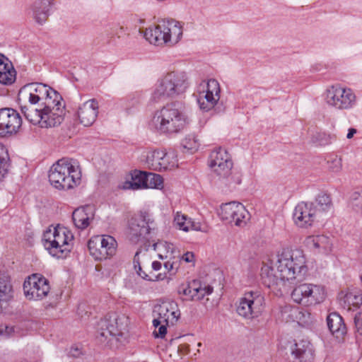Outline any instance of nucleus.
<instances>
[{
  "instance_id": "37",
  "label": "nucleus",
  "mask_w": 362,
  "mask_h": 362,
  "mask_svg": "<svg viewBox=\"0 0 362 362\" xmlns=\"http://www.w3.org/2000/svg\"><path fill=\"white\" fill-rule=\"evenodd\" d=\"M344 302L349 305L358 307L362 304V293L359 290L348 291L344 296Z\"/></svg>"
},
{
  "instance_id": "40",
  "label": "nucleus",
  "mask_w": 362,
  "mask_h": 362,
  "mask_svg": "<svg viewBox=\"0 0 362 362\" xmlns=\"http://www.w3.org/2000/svg\"><path fill=\"white\" fill-rule=\"evenodd\" d=\"M298 313L296 315V319H295V322H296L298 325L305 326L311 323V316L309 312L304 309L298 308Z\"/></svg>"
},
{
  "instance_id": "26",
  "label": "nucleus",
  "mask_w": 362,
  "mask_h": 362,
  "mask_svg": "<svg viewBox=\"0 0 362 362\" xmlns=\"http://www.w3.org/2000/svg\"><path fill=\"white\" fill-rule=\"evenodd\" d=\"M173 225L175 227L180 230L185 232L189 230L202 231L206 233L207 227L199 222L192 221L187 215L181 212H177L174 216Z\"/></svg>"
},
{
  "instance_id": "36",
  "label": "nucleus",
  "mask_w": 362,
  "mask_h": 362,
  "mask_svg": "<svg viewBox=\"0 0 362 362\" xmlns=\"http://www.w3.org/2000/svg\"><path fill=\"white\" fill-rule=\"evenodd\" d=\"M145 188L160 189L163 186V180L158 174L145 172Z\"/></svg>"
},
{
  "instance_id": "49",
  "label": "nucleus",
  "mask_w": 362,
  "mask_h": 362,
  "mask_svg": "<svg viewBox=\"0 0 362 362\" xmlns=\"http://www.w3.org/2000/svg\"><path fill=\"white\" fill-rule=\"evenodd\" d=\"M164 267L168 272H171L174 268V262H171V259H169L164 263Z\"/></svg>"
},
{
  "instance_id": "42",
  "label": "nucleus",
  "mask_w": 362,
  "mask_h": 362,
  "mask_svg": "<svg viewBox=\"0 0 362 362\" xmlns=\"http://www.w3.org/2000/svg\"><path fill=\"white\" fill-rule=\"evenodd\" d=\"M327 165L329 171L334 173H338L341 170L342 168L341 158L337 156H334L327 161Z\"/></svg>"
},
{
  "instance_id": "12",
  "label": "nucleus",
  "mask_w": 362,
  "mask_h": 362,
  "mask_svg": "<svg viewBox=\"0 0 362 362\" xmlns=\"http://www.w3.org/2000/svg\"><path fill=\"white\" fill-rule=\"evenodd\" d=\"M264 297L258 291L246 292L237 305V313L245 318L253 319L259 317L264 310Z\"/></svg>"
},
{
  "instance_id": "51",
  "label": "nucleus",
  "mask_w": 362,
  "mask_h": 362,
  "mask_svg": "<svg viewBox=\"0 0 362 362\" xmlns=\"http://www.w3.org/2000/svg\"><path fill=\"white\" fill-rule=\"evenodd\" d=\"M152 268L155 271H158L160 269L162 264L160 262L154 261L152 262Z\"/></svg>"
},
{
  "instance_id": "3",
  "label": "nucleus",
  "mask_w": 362,
  "mask_h": 362,
  "mask_svg": "<svg viewBox=\"0 0 362 362\" xmlns=\"http://www.w3.org/2000/svg\"><path fill=\"white\" fill-rule=\"evenodd\" d=\"M189 122V117L182 105L170 103L156 110L148 125L159 134H173L182 131Z\"/></svg>"
},
{
  "instance_id": "52",
  "label": "nucleus",
  "mask_w": 362,
  "mask_h": 362,
  "mask_svg": "<svg viewBox=\"0 0 362 362\" xmlns=\"http://www.w3.org/2000/svg\"><path fill=\"white\" fill-rule=\"evenodd\" d=\"M202 343H201V342H199V343L197 344V346H199V347L202 346Z\"/></svg>"
},
{
  "instance_id": "46",
  "label": "nucleus",
  "mask_w": 362,
  "mask_h": 362,
  "mask_svg": "<svg viewBox=\"0 0 362 362\" xmlns=\"http://www.w3.org/2000/svg\"><path fill=\"white\" fill-rule=\"evenodd\" d=\"M295 349L292 351V353L296 355L297 358H302L303 355L305 354V350L303 349L300 347V344H295Z\"/></svg>"
},
{
  "instance_id": "9",
  "label": "nucleus",
  "mask_w": 362,
  "mask_h": 362,
  "mask_svg": "<svg viewBox=\"0 0 362 362\" xmlns=\"http://www.w3.org/2000/svg\"><path fill=\"white\" fill-rule=\"evenodd\" d=\"M209 165L212 172L220 180L223 181L226 185L230 186L235 182L232 176L233 163L230 155L225 148L219 147L211 152Z\"/></svg>"
},
{
  "instance_id": "45",
  "label": "nucleus",
  "mask_w": 362,
  "mask_h": 362,
  "mask_svg": "<svg viewBox=\"0 0 362 362\" xmlns=\"http://www.w3.org/2000/svg\"><path fill=\"white\" fill-rule=\"evenodd\" d=\"M354 323L357 332L362 335V311L356 314Z\"/></svg>"
},
{
  "instance_id": "33",
  "label": "nucleus",
  "mask_w": 362,
  "mask_h": 362,
  "mask_svg": "<svg viewBox=\"0 0 362 362\" xmlns=\"http://www.w3.org/2000/svg\"><path fill=\"white\" fill-rule=\"evenodd\" d=\"M154 250L158 252V255L160 259H172L175 257V253L176 248L171 243L165 241H159L153 244Z\"/></svg>"
},
{
  "instance_id": "5",
  "label": "nucleus",
  "mask_w": 362,
  "mask_h": 362,
  "mask_svg": "<svg viewBox=\"0 0 362 362\" xmlns=\"http://www.w3.org/2000/svg\"><path fill=\"white\" fill-rule=\"evenodd\" d=\"M188 86L186 73L179 71L168 72L157 81L152 93V100L162 102L175 98L185 93Z\"/></svg>"
},
{
  "instance_id": "10",
  "label": "nucleus",
  "mask_w": 362,
  "mask_h": 362,
  "mask_svg": "<svg viewBox=\"0 0 362 362\" xmlns=\"http://www.w3.org/2000/svg\"><path fill=\"white\" fill-rule=\"evenodd\" d=\"M197 92L199 106L205 112L213 109L220 100L221 87L216 79L203 80L198 85Z\"/></svg>"
},
{
  "instance_id": "11",
  "label": "nucleus",
  "mask_w": 362,
  "mask_h": 362,
  "mask_svg": "<svg viewBox=\"0 0 362 362\" xmlns=\"http://www.w3.org/2000/svg\"><path fill=\"white\" fill-rule=\"evenodd\" d=\"M324 286L314 284H302L296 286L291 293L294 302L303 305L320 303L326 298Z\"/></svg>"
},
{
  "instance_id": "4",
  "label": "nucleus",
  "mask_w": 362,
  "mask_h": 362,
  "mask_svg": "<svg viewBox=\"0 0 362 362\" xmlns=\"http://www.w3.org/2000/svg\"><path fill=\"white\" fill-rule=\"evenodd\" d=\"M48 177L51 185L54 188L68 190L80 184L81 174L75 160L63 158L52 165Z\"/></svg>"
},
{
  "instance_id": "41",
  "label": "nucleus",
  "mask_w": 362,
  "mask_h": 362,
  "mask_svg": "<svg viewBox=\"0 0 362 362\" xmlns=\"http://www.w3.org/2000/svg\"><path fill=\"white\" fill-rule=\"evenodd\" d=\"M351 206L356 212L362 214V191L351 194Z\"/></svg>"
},
{
  "instance_id": "19",
  "label": "nucleus",
  "mask_w": 362,
  "mask_h": 362,
  "mask_svg": "<svg viewBox=\"0 0 362 362\" xmlns=\"http://www.w3.org/2000/svg\"><path fill=\"white\" fill-rule=\"evenodd\" d=\"M22 124L18 112L12 108L0 109V136L16 134Z\"/></svg>"
},
{
  "instance_id": "18",
  "label": "nucleus",
  "mask_w": 362,
  "mask_h": 362,
  "mask_svg": "<svg viewBox=\"0 0 362 362\" xmlns=\"http://www.w3.org/2000/svg\"><path fill=\"white\" fill-rule=\"evenodd\" d=\"M318 217L317 206L313 202H301L293 211V218L295 224L303 228L312 226Z\"/></svg>"
},
{
  "instance_id": "34",
  "label": "nucleus",
  "mask_w": 362,
  "mask_h": 362,
  "mask_svg": "<svg viewBox=\"0 0 362 362\" xmlns=\"http://www.w3.org/2000/svg\"><path fill=\"white\" fill-rule=\"evenodd\" d=\"M313 203L317 206L318 216L320 213L329 211L332 208V199L325 192L319 193Z\"/></svg>"
},
{
  "instance_id": "43",
  "label": "nucleus",
  "mask_w": 362,
  "mask_h": 362,
  "mask_svg": "<svg viewBox=\"0 0 362 362\" xmlns=\"http://www.w3.org/2000/svg\"><path fill=\"white\" fill-rule=\"evenodd\" d=\"M169 325H165V323H160L157 327H155V329L153 331V335L156 338H163L167 333V326Z\"/></svg>"
},
{
  "instance_id": "35",
  "label": "nucleus",
  "mask_w": 362,
  "mask_h": 362,
  "mask_svg": "<svg viewBox=\"0 0 362 362\" xmlns=\"http://www.w3.org/2000/svg\"><path fill=\"white\" fill-rule=\"evenodd\" d=\"M10 158L6 148L0 144V181H1L8 172Z\"/></svg>"
},
{
  "instance_id": "24",
  "label": "nucleus",
  "mask_w": 362,
  "mask_h": 362,
  "mask_svg": "<svg viewBox=\"0 0 362 362\" xmlns=\"http://www.w3.org/2000/svg\"><path fill=\"white\" fill-rule=\"evenodd\" d=\"M151 229H154L153 220L148 214L141 213L139 220L131 223L129 235L132 236V239L134 237H145L150 233Z\"/></svg>"
},
{
  "instance_id": "15",
  "label": "nucleus",
  "mask_w": 362,
  "mask_h": 362,
  "mask_svg": "<svg viewBox=\"0 0 362 362\" xmlns=\"http://www.w3.org/2000/svg\"><path fill=\"white\" fill-rule=\"evenodd\" d=\"M221 218L235 226L243 227L250 220V214L240 202H231L221 206Z\"/></svg>"
},
{
  "instance_id": "6",
  "label": "nucleus",
  "mask_w": 362,
  "mask_h": 362,
  "mask_svg": "<svg viewBox=\"0 0 362 362\" xmlns=\"http://www.w3.org/2000/svg\"><path fill=\"white\" fill-rule=\"evenodd\" d=\"M74 235L64 226L49 227L43 234L42 242L45 248L53 257L64 258L71 252Z\"/></svg>"
},
{
  "instance_id": "32",
  "label": "nucleus",
  "mask_w": 362,
  "mask_h": 362,
  "mask_svg": "<svg viewBox=\"0 0 362 362\" xmlns=\"http://www.w3.org/2000/svg\"><path fill=\"white\" fill-rule=\"evenodd\" d=\"M145 172L135 170L130 179L125 180L122 185L124 189H139L145 188Z\"/></svg>"
},
{
  "instance_id": "31",
  "label": "nucleus",
  "mask_w": 362,
  "mask_h": 362,
  "mask_svg": "<svg viewBox=\"0 0 362 362\" xmlns=\"http://www.w3.org/2000/svg\"><path fill=\"white\" fill-rule=\"evenodd\" d=\"M13 297V288L10 277L0 275V310L3 305L12 300Z\"/></svg>"
},
{
  "instance_id": "23",
  "label": "nucleus",
  "mask_w": 362,
  "mask_h": 362,
  "mask_svg": "<svg viewBox=\"0 0 362 362\" xmlns=\"http://www.w3.org/2000/svg\"><path fill=\"white\" fill-rule=\"evenodd\" d=\"M304 245L314 253L323 255L329 254L332 248L330 239L324 235H309L305 239Z\"/></svg>"
},
{
  "instance_id": "17",
  "label": "nucleus",
  "mask_w": 362,
  "mask_h": 362,
  "mask_svg": "<svg viewBox=\"0 0 362 362\" xmlns=\"http://www.w3.org/2000/svg\"><path fill=\"white\" fill-rule=\"evenodd\" d=\"M153 313L156 317L153 320L154 327H157L160 323L173 325L180 316L178 305L173 300L164 301L156 305Z\"/></svg>"
},
{
  "instance_id": "14",
  "label": "nucleus",
  "mask_w": 362,
  "mask_h": 362,
  "mask_svg": "<svg viewBox=\"0 0 362 362\" xmlns=\"http://www.w3.org/2000/svg\"><path fill=\"white\" fill-rule=\"evenodd\" d=\"M23 291L28 300H39L45 298L50 291L48 280L38 274H33L24 281Z\"/></svg>"
},
{
  "instance_id": "48",
  "label": "nucleus",
  "mask_w": 362,
  "mask_h": 362,
  "mask_svg": "<svg viewBox=\"0 0 362 362\" xmlns=\"http://www.w3.org/2000/svg\"><path fill=\"white\" fill-rule=\"evenodd\" d=\"M320 136H323L324 141H321V144L326 145L332 143V137L331 135H327L325 134H321Z\"/></svg>"
},
{
  "instance_id": "25",
  "label": "nucleus",
  "mask_w": 362,
  "mask_h": 362,
  "mask_svg": "<svg viewBox=\"0 0 362 362\" xmlns=\"http://www.w3.org/2000/svg\"><path fill=\"white\" fill-rule=\"evenodd\" d=\"M51 0H36L28 8V14L35 22L43 25L47 20L52 8Z\"/></svg>"
},
{
  "instance_id": "53",
  "label": "nucleus",
  "mask_w": 362,
  "mask_h": 362,
  "mask_svg": "<svg viewBox=\"0 0 362 362\" xmlns=\"http://www.w3.org/2000/svg\"><path fill=\"white\" fill-rule=\"evenodd\" d=\"M3 334V330L0 329V335Z\"/></svg>"
},
{
  "instance_id": "2",
  "label": "nucleus",
  "mask_w": 362,
  "mask_h": 362,
  "mask_svg": "<svg viewBox=\"0 0 362 362\" xmlns=\"http://www.w3.org/2000/svg\"><path fill=\"white\" fill-rule=\"evenodd\" d=\"M306 262L301 249L284 247L263 264L260 273L262 284L274 294L281 295L304 278L308 272Z\"/></svg>"
},
{
  "instance_id": "28",
  "label": "nucleus",
  "mask_w": 362,
  "mask_h": 362,
  "mask_svg": "<svg viewBox=\"0 0 362 362\" xmlns=\"http://www.w3.org/2000/svg\"><path fill=\"white\" fill-rule=\"evenodd\" d=\"M327 324L329 331L337 339H343L346 334V325L339 314L330 313L327 317Z\"/></svg>"
},
{
  "instance_id": "47",
  "label": "nucleus",
  "mask_w": 362,
  "mask_h": 362,
  "mask_svg": "<svg viewBox=\"0 0 362 362\" xmlns=\"http://www.w3.org/2000/svg\"><path fill=\"white\" fill-rule=\"evenodd\" d=\"M181 259L186 262H193L194 261V253L191 252H187L182 256Z\"/></svg>"
},
{
  "instance_id": "22",
  "label": "nucleus",
  "mask_w": 362,
  "mask_h": 362,
  "mask_svg": "<svg viewBox=\"0 0 362 362\" xmlns=\"http://www.w3.org/2000/svg\"><path fill=\"white\" fill-rule=\"evenodd\" d=\"M99 105L95 99H90L78 107L77 115L80 122L85 127L91 126L98 117Z\"/></svg>"
},
{
  "instance_id": "38",
  "label": "nucleus",
  "mask_w": 362,
  "mask_h": 362,
  "mask_svg": "<svg viewBox=\"0 0 362 362\" xmlns=\"http://www.w3.org/2000/svg\"><path fill=\"white\" fill-rule=\"evenodd\" d=\"M298 307L286 305L281 310V318L286 322H295L298 314Z\"/></svg>"
},
{
  "instance_id": "13",
  "label": "nucleus",
  "mask_w": 362,
  "mask_h": 362,
  "mask_svg": "<svg viewBox=\"0 0 362 362\" xmlns=\"http://www.w3.org/2000/svg\"><path fill=\"white\" fill-rule=\"evenodd\" d=\"M117 247L116 240L109 235H95L88 243L90 254L96 260L112 257L116 253Z\"/></svg>"
},
{
  "instance_id": "44",
  "label": "nucleus",
  "mask_w": 362,
  "mask_h": 362,
  "mask_svg": "<svg viewBox=\"0 0 362 362\" xmlns=\"http://www.w3.org/2000/svg\"><path fill=\"white\" fill-rule=\"evenodd\" d=\"M100 330L98 332V334L99 335L101 332L110 331V329H115V324L112 320L107 322L106 320L100 321Z\"/></svg>"
},
{
  "instance_id": "8",
  "label": "nucleus",
  "mask_w": 362,
  "mask_h": 362,
  "mask_svg": "<svg viewBox=\"0 0 362 362\" xmlns=\"http://www.w3.org/2000/svg\"><path fill=\"white\" fill-rule=\"evenodd\" d=\"M326 104L339 110H349L356 105V96L349 87L340 83L329 86L324 93Z\"/></svg>"
},
{
  "instance_id": "50",
  "label": "nucleus",
  "mask_w": 362,
  "mask_h": 362,
  "mask_svg": "<svg viewBox=\"0 0 362 362\" xmlns=\"http://www.w3.org/2000/svg\"><path fill=\"white\" fill-rule=\"evenodd\" d=\"M357 133V129L355 128H349L346 134V138L351 139Z\"/></svg>"
},
{
  "instance_id": "39",
  "label": "nucleus",
  "mask_w": 362,
  "mask_h": 362,
  "mask_svg": "<svg viewBox=\"0 0 362 362\" xmlns=\"http://www.w3.org/2000/svg\"><path fill=\"white\" fill-rule=\"evenodd\" d=\"M184 148L189 151L191 153L196 151L199 147V141L195 135H188L182 141Z\"/></svg>"
},
{
  "instance_id": "29",
  "label": "nucleus",
  "mask_w": 362,
  "mask_h": 362,
  "mask_svg": "<svg viewBox=\"0 0 362 362\" xmlns=\"http://www.w3.org/2000/svg\"><path fill=\"white\" fill-rule=\"evenodd\" d=\"M73 221L78 228L85 229L93 218V209L90 206L76 209L72 214Z\"/></svg>"
},
{
  "instance_id": "30",
  "label": "nucleus",
  "mask_w": 362,
  "mask_h": 362,
  "mask_svg": "<svg viewBox=\"0 0 362 362\" xmlns=\"http://www.w3.org/2000/svg\"><path fill=\"white\" fill-rule=\"evenodd\" d=\"M148 260V251L147 250H138L134 257V264L137 274L144 279L153 281L158 279V276H149L142 270L141 265L144 266Z\"/></svg>"
},
{
  "instance_id": "21",
  "label": "nucleus",
  "mask_w": 362,
  "mask_h": 362,
  "mask_svg": "<svg viewBox=\"0 0 362 362\" xmlns=\"http://www.w3.org/2000/svg\"><path fill=\"white\" fill-rule=\"evenodd\" d=\"M112 321L115 324V329L101 332L99 335H97L100 342L112 344V340H117V337L122 335L123 331L127 329L129 323V317L125 315H117Z\"/></svg>"
},
{
  "instance_id": "27",
  "label": "nucleus",
  "mask_w": 362,
  "mask_h": 362,
  "mask_svg": "<svg viewBox=\"0 0 362 362\" xmlns=\"http://www.w3.org/2000/svg\"><path fill=\"white\" fill-rule=\"evenodd\" d=\"M16 78V71L4 55L0 54V83L9 86Z\"/></svg>"
},
{
  "instance_id": "16",
  "label": "nucleus",
  "mask_w": 362,
  "mask_h": 362,
  "mask_svg": "<svg viewBox=\"0 0 362 362\" xmlns=\"http://www.w3.org/2000/svg\"><path fill=\"white\" fill-rule=\"evenodd\" d=\"M146 163L153 170H172L177 166V156L174 151L165 152L164 150H153L148 152Z\"/></svg>"
},
{
  "instance_id": "7",
  "label": "nucleus",
  "mask_w": 362,
  "mask_h": 362,
  "mask_svg": "<svg viewBox=\"0 0 362 362\" xmlns=\"http://www.w3.org/2000/svg\"><path fill=\"white\" fill-rule=\"evenodd\" d=\"M144 37L151 44L163 46L176 45L182 36V28L173 20H163L153 27L146 28Z\"/></svg>"
},
{
  "instance_id": "1",
  "label": "nucleus",
  "mask_w": 362,
  "mask_h": 362,
  "mask_svg": "<svg viewBox=\"0 0 362 362\" xmlns=\"http://www.w3.org/2000/svg\"><path fill=\"white\" fill-rule=\"evenodd\" d=\"M18 100L25 117L42 128L58 126L64 119L65 105L62 97L45 84L24 86L19 90Z\"/></svg>"
},
{
  "instance_id": "20",
  "label": "nucleus",
  "mask_w": 362,
  "mask_h": 362,
  "mask_svg": "<svg viewBox=\"0 0 362 362\" xmlns=\"http://www.w3.org/2000/svg\"><path fill=\"white\" fill-rule=\"evenodd\" d=\"M178 291L180 294L185 296L186 300H200L205 296H208L213 292V287L194 280L187 285H181Z\"/></svg>"
}]
</instances>
